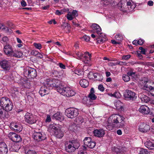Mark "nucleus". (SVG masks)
<instances>
[{"label":"nucleus","mask_w":154,"mask_h":154,"mask_svg":"<svg viewBox=\"0 0 154 154\" xmlns=\"http://www.w3.org/2000/svg\"><path fill=\"white\" fill-rule=\"evenodd\" d=\"M58 80L53 79H47L44 80L43 85L41 87L39 91V93L42 96H44L49 93V90L54 87L57 89Z\"/></svg>","instance_id":"f257e3e1"},{"label":"nucleus","mask_w":154,"mask_h":154,"mask_svg":"<svg viewBox=\"0 0 154 154\" xmlns=\"http://www.w3.org/2000/svg\"><path fill=\"white\" fill-rule=\"evenodd\" d=\"M57 84V90L62 95L69 97L74 96L76 94L75 91L70 87L59 86V83L58 80Z\"/></svg>","instance_id":"f03ea898"},{"label":"nucleus","mask_w":154,"mask_h":154,"mask_svg":"<svg viewBox=\"0 0 154 154\" xmlns=\"http://www.w3.org/2000/svg\"><path fill=\"white\" fill-rule=\"evenodd\" d=\"M75 54L77 57L76 58L79 60H82L85 64H88L89 66L91 65V54L88 52L86 51L83 54L79 51H75Z\"/></svg>","instance_id":"7ed1b4c3"},{"label":"nucleus","mask_w":154,"mask_h":154,"mask_svg":"<svg viewBox=\"0 0 154 154\" xmlns=\"http://www.w3.org/2000/svg\"><path fill=\"white\" fill-rule=\"evenodd\" d=\"M125 118L119 114H114L112 115L109 118V121L112 119V122L117 128H121L124 125Z\"/></svg>","instance_id":"20e7f679"},{"label":"nucleus","mask_w":154,"mask_h":154,"mask_svg":"<svg viewBox=\"0 0 154 154\" xmlns=\"http://www.w3.org/2000/svg\"><path fill=\"white\" fill-rule=\"evenodd\" d=\"M124 1V0H121L118 4V8L120 11L125 12L128 10L130 11H132L135 8V5L134 3H131L130 1L127 2V5L125 7V2Z\"/></svg>","instance_id":"39448f33"},{"label":"nucleus","mask_w":154,"mask_h":154,"mask_svg":"<svg viewBox=\"0 0 154 154\" xmlns=\"http://www.w3.org/2000/svg\"><path fill=\"white\" fill-rule=\"evenodd\" d=\"M48 131L54 134L57 138H61L63 136V133L60 130L58 125L55 124L50 125L48 128Z\"/></svg>","instance_id":"423d86ee"},{"label":"nucleus","mask_w":154,"mask_h":154,"mask_svg":"<svg viewBox=\"0 0 154 154\" xmlns=\"http://www.w3.org/2000/svg\"><path fill=\"white\" fill-rule=\"evenodd\" d=\"M65 149L69 152L74 151L79 146V143L75 140L69 141L68 143L65 144Z\"/></svg>","instance_id":"0eeeda50"},{"label":"nucleus","mask_w":154,"mask_h":154,"mask_svg":"<svg viewBox=\"0 0 154 154\" xmlns=\"http://www.w3.org/2000/svg\"><path fill=\"white\" fill-rule=\"evenodd\" d=\"M23 74L24 76L28 79H34L37 76L36 70L30 67H27L24 69Z\"/></svg>","instance_id":"6e6552de"},{"label":"nucleus","mask_w":154,"mask_h":154,"mask_svg":"<svg viewBox=\"0 0 154 154\" xmlns=\"http://www.w3.org/2000/svg\"><path fill=\"white\" fill-rule=\"evenodd\" d=\"M37 119V116L31 113L27 112L24 116L25 121L29 124L35 123Z\"/></svg>","instance_id":"1a4fd4ad"},{"label":"nucleus","mask_w":154,"mask_h":154,"mask_svg":"<svg viewBox=\"0 0 154 154\" xmlns=\"http://www.w3.org/2000/svg\"><path fill=\"white\" fill-rule=\"evenodd\" d=\"M65 113L68 117L72 119L78 115L79 112L78 109L73 108H69L66 110Z\"/></svg>","instance_id":"9d476101"},{"label":"nucleus","mask_w":154,"mask_h":154,"mask_svg":"<svg viewBox=\"0 0 154 154\" xmlns=\"http://www.w3.org/2000/svg\"><path fill=\"white\" fill-rule=\"evenodd\" d=\"M114 39L111 40V43L113 45H120L125 37L124 35L121 33H117L114 34Z\"/></svg>","instance_id":"9b49d317"},{"label":"nucleus","mask_w":154,"mask_h":154,"mask_svg":"<svg viewBox=\"0 0 154 154\" xmlns=\"http://www.w3.org/2000/svg\"><path fill=\"white\" fill-rule=\"evenodd\" d=\"M84 146L83 147L84 149H86V147L90 148H94L95 146V143L94 141H92L91 137H85L83 140Z\"/></svg>","instance_id":"f8f14e48"},{"label":"nucleus","mask_w":154,"mask_h":154,"mask_svg":"<svg viewBox=\"0 0 154 154\" xmlns=\"http://www.w3.org/2000/svg\"><path fill=\"white\" fill-rule=\"evenodd\" d=\"M91 31L94 33H97L99 36H103L104 33L102 32L100 27L96 23H93L91 26Z\"/></svg>","instance_id":"ddd939ff"},{"label":"nucleus","mask_w":154,"mask_h":154,"mask_svg":"<svg viewBox=\"0 0 154 154\" xmlns=\"http://www.w3.org/2000/svg\"><path fill=\"white\" fill-rule=\"evenodd\" d=\"M8 137L12 141L16 143L21 142L22 139L20 135L13 132L9 133L8 135Z\"/></svg>","instance_id":"4468645a"},{"label":"nucleus","mask_w":154,"mask_h":154,"mask_svg":"<svg viewBox=\"0 0 154 154\" xmlns=\"http://www.w3.org/2000/svg\"><path fill=\"white\" fill-rule=\"evenodd\" d=\"M33 137L34 140L38 141L45 140L46 135L43 132H35L33 134Z\"/></svg>","instance_id":"2eb2a0df"},{"label":"nucleus","mask_w":154,"mask_h":154,"mask_svg":"<svg viewBox=\"0 0 154 154\" xmlns=\"http://www.w3.org/2000/svg\"><path fill=\"white\" fill-rule=\"evenodd\" d=\"M150 126L144 122L140 123L138 126L139 131L142 133H146L150 130Z\"/></svg>","instance_id":"dca6fc26"},{"label":"nucleus","mask_w":154,"mask_h":154,"mask_svg":"<svg viewBox=\"0 0 154 154\" xmlns=\"http://www.w3.org/2000/svg\"><path fill=\"white\" fill-rule=\"evenodd\" d=\"M10 127L12 130L17 132H20L22 131L23 129L22 125L19 123H11Z\"/></svg>","instance_id":"f3484780"},{"label":"nucleus","mask_w":154,"mask_h":154,"mask_svg":"<svg viewBox=\"0 0 154 154\" xmlns=\"http://www.w3.org/2000/svg\"><path fill=\"white\" fill-rule=\"evenodd\" d=\"M124 96L126 99L132 100H135L136 98L135 93L129 90L126 91V92L124 94Z\"/></svg>","instance_id":"a211bd4d"},{"label":"nucleus","mask_w":154,"mask_h":154,"mask_svg":"<svg viewBox=\"0 0 154 154\" xmlns=\"http://www.w3.org/2000/svg\"><path fill=\"white\" fill-rule=\"evenodd\" d=\"M0 65L1 68L5 70H9L11 67L10 61L7 60H1L0 62Z\"/></svg>","instance_id":"6ab92c4d"},{"label":"nucleus","mask_w":154,"mask_h":154,"mask_svg":"<svg viewBox=\"0 0 154 154\" xmlns=\"http://www.w3.org/2000/svg\"><path fill=\"white\" fill-rule=\"evenodd\" d=\"M147 82H144V84L141 85V88L143 90L149 91L150 94L152 96H154V87L148 85L146 84Z\"/></svg>","instance_id":"aec40b11"},{"label":"nucleus","mask_w":154,"mask_h":154,"mask_svg":"<svg viewBox=\"0 0 154 154\" xmlns=\"http://www.w3.org/2000/svg\"><path fill=\"white\" fill-rule=\"evenodd\" d=\"M3 50L6 54L9 56H11L14 51L12 46L8 44H6L4 45Z\"/></svg>","instance_id":"412c9836"},{"label":"nucleus","mask_w":154,"mask_h":154,"mask_svg":"<svg viewBox=\"0 0 154 154\" xmlns=\"http://www.w3.org/2000/svg\"><path fill=\"white\" fill-rule=\"evenodd\" d=\"M93 133L95 136L98 137H102L105 134V131L102 128L94 129Z\"/></svg>","instance_id":"4be33fe9"},{"label":"nucleus","mask_w":154,"mask_h":154,"mask_svg":"<svg viewBox=\"0 0 154 154\" xmlns=\"http://www.w3.org/2000/svg\"><path fill=\"white\" fill-rule=\"evenodd\" d=\"M8 149L6 144L3 142L0 143V154H7Z\"/></svg>","instance_id":"5701e85b"},{"label":"nucleus","mask_w":154,"mask_h":154,"mask_svg":"<svg viewBox=\"0 0 154 154\" xmlns=\"http://www.w3.org/2000/svg\"><path fill=\"white\" fill-rule=\"evenodd\" d=\"M138 110L140 113L143 114H148L150 112V109L149 108L145 105L141 106Z\"/></svg>","instance_id":"b1692460"},{"label":"nucleus","mask_w":154,"mask_h":154,"mask_svg":"<svg viewBox=\"0 0 154 154\" xmlns=\"http://www.w3.org/2000/svg\"><path fill=\"white\" fill-rule=\"evenodd\" d=\"M10 101L9 99L6 97L1 98L0 100V106L3 107L6 105Z\"/></svg>","instance_id":"393cba45"},{"label":"nucleus","mask_w":154,"mask_h":154,"mask_svg":"<svg viewBox=\"0 0 154 154\" xmlns=\"http://www.w3.org/2000/svg\"><path fill=\"white\" fill-rule=\"evenodd\" d=\"M53 118L60 121H62L64 119V117L62 115V114L60 112H57L54 114L53 116Z\"/></svg>","instance_id":"a878e982"},{"label":"nucleus","mask_w":154,"mask_h":154,"mask_svg":"<svg viewBox=\"0 0 154 154\" xmlns=\"http://www.w3.org/2000/svg\"><path fill=\"white\" fill-rule=\"evenodd\" d=\"M23 55V54L21 52L18 50H14L10 56L19 58L22 57Z\"/></svg>","instance_id":"bb28decb"},{"label":"nucleus","mask_w":154,"mask_h":154,"mask_svg":"<svg viewBox=\"0 0 154 154\" xmlns=\"http://www.w3.org/2000/svg\"><path fill=\"white\" fill-rule=\"evenodd\" d=\"M108 119L107 123L105 125L106 129L109 131L112 130L114 128H116L114 123L112 122H111Z\"/></svg>","instance_id":"cd10ccee"},{"label":"nucleus","mask_w":154,"mask_h":154,"mask_svg":"<svg viewBox=\"0 0 154 154\" xmlns=\"http://www.w3.org/2000/svg\"><path fill=\"white\" fill-rule=\"evenodd\" d=\"M13 105L11 102L10 101L8 103L5 105L4 107H3V109L6 111H10L13 109Z\"/></svg>","instance_id":"c85d7f7f"},{"label":"nucleus","mask_w":154,"mask_h":154,"mask_svg":"<svg viewBox=\"0 0 154 154\" xmlns=\"http://www.w3.org/2000/svg\"><path fill=\"white\" fill-rule=\"evenodd\" d=\"M114 105L118 110H122L123 109V103L119 100L116 101L114 103Z\"/></svg>","instance_id":"c756f323"},{"label":"nucleus","mask_w":154,"mask_h":154,"mask_svg":"<svg viewBox=\"0 0 154 154\" xmlns=\"http://www.w3.org/2000/svg\"><path fill=\"white\" fill-rule=\"evenodd\" d=\"M145 146L150 149H154V143H152L149 140H147L145 143Z\"/></svg>","instance_id":"7c9ffc66"},{"label":"nucleus","mask_w":154,"mask_h":154,"mask_svg":"<svg viewBox=\"0 0 154 154\" xmlns=\"http://www.w3.org/2000/svg\"><path fill=\"white\" fill-rule=\"evenodd\" d=\"M79 83L81 86L83 88H86L89 85L88 81L84 79L81 80L80 81Z\"/></svg>","instance_id":"2f4dec72"},{"label":"nucleus","mask_w":154,"mask_h":154,"mask_svg":"<svg viewBox=\"0 0 154 154\" xmlns=\"http://www.w3.org/2000/svg\"><path fill=\"white\" fill-rule=\"evenodd\" d=\"M20 148V145L15 144L13 145L10 148V149L12 151L17 152Z\"/></svg>","instance_id":"473e14b6"},{"label":"nucleus","mask_w":154,"mask_h":154,"mask_svg":"<svg viewBox=\"0 0 154 154\" xmlns=\"http://www.w3.org/2000/svg\"><path fill=\"white\" fill-rule=\"evenodd\" d=\"M2 29L6 32L11 33L12 32L11 29L8 27L5 26L2 23H0V29Z\"/></svg>","instance_id":"72a5a7b5"},{"label":"nucleus","mask_w":154,"mask_h":154,"mask_svg":"<svg viewBox=\"0 0 154 154\" xmlns=\"http://www.w3.org/2000/svg\"><path fill=\"white\" fill-rule=\"evenodd\" d=\"M140 98L142 102L143 103H147L149 100V97L144 95H142L140 97Z\"/></svg>","instance_id":"f704fd0d"},{"label":"nucleus","mask_w":154,"mask_h":154,"mask_svg":"<svg viewBox=\"0 0 154 154\" xmlns=\"http://www.w3.org/2000/svg\"><path fill=\"white\" fill-rule=\"evenodd\" d=\"M93 76L95 79L97 78V80L101 81L103 79V76L100 75L98 73H95L93 74Z\"/></svg>","instance_id":"c9c22d12"},{"label":"nucleus","mask_w":154,"mask_h":154,"mask_svg":"<svg viewBox=\"0 0 154 154\" xmlns=\"http://www.w3.org/2000/svg\"><path fill=\"white\" fill-rule=\"evenodd\" d=\"M100 38L97 40V42L98 43H103L106 40V36L104 34L103 36H99Z\"/></svg>","instance_id":"e433bc0d"},{"label":"nucleus","mask_w":154,"mask_h":154,"mask_svg":"<svg viewBox=\"0 0 154 154\" xmlns=\"http://www.w3.org/2000/svg\"><path fill=\"white\" fill-rule=\"evenodd\" d=\"M88 97L90 101L91 100H94L97 98V96L94 94H89Z\"/></svg>","instance_id":"4c0bfd02"},{"label":"nucleus","mask_w":154,"mask_h":154,"mask_svg":"<svg viewBox=\"0 0 154 154\" xmlns=\"http://www.w3.org/2000/svg\"><path fill=\"white\" fill-rule=\"evenodd\" d=\"M122 79L125 82H128L130 80V78L128 74L123 75L122 76Z\"/></svg>","instance_id":"58836bf2"},{"label":"nucleus","mask_w":154,"mask_h":154,"mask_svg":"<svg viewBox=\"0 0 154 154\" xmlns=\"http://www.w3.org/2000/svg\"><path fill=\"white\" fill-rule=\"evenodd\" d=\"M66 17L68 20H73L74 17L71 12H69L67 15Z\"/></svg>","instance_id":"ea45409f"},{"label":"nucleus","mask_w":154,"mask_h":154,"mask_svg":"<svg viewBox=\"0 0 154 154\" xmlns=\"http://www.w3.org/2000/svg\"><path fill=\"white\" fill-rule=\"evenodd\" d=\"M138 151H139V154H146L148 153L147 150L143 148H140Z\"/></svg>","instance_id":"a19ab883"},{"label":"nucleus","mask_w":154,"mask_h":154,"mask_svg":"<svg viewBox=\"0 0 154 154\" xmlns=\"http://www.w3.org/2000/svg\"><path fill=\"white\" fill-rule=\"evenodd\" d=\"M33 45L35 48L38 49L40 50L42 48V45L40 43H34L33 44Z\"/></svg>","instance_id":"79ce46f5"},{"label":"nucleus","mask_w":154,"mask_h":154,"mask_svg":"<svg viewBox=\"0 0 154 154\" xmlns=\"http://www.w3.org/2000/svg\"><path fill=\"white\" fill-rule=\"evenodd\" d=\"M121 97V94L119 91H116L114 93V97L116 98H119Z\"/></svg>","instance_id":"37998d69"},{"label":"nucleus","mask_w":154,"mask_h":154,"mask_svg":"<svg viewBox=\"0 0 154 154\" xmlns=\"http://www.w3.org/2000/svg\"><path fill=\"white\" fill-rule=\"evenodd\" d=\"M75 73L79 75H82L83 74V72L80 69L75 70Z\"/></svg>","instance_id":"c03bdc74"},{"label":"nucleus","mask_w":154,"mask_h":154,"mask_svg":"<svg viewBox=\"0 0 154 154\" xmlns=\"http://www.w3.org/2000/svg\"><path fill=\"white\" fill-rule=\"evenodd\" d=\"M25 154H38L37 153L33 150H29L26 152H25Z\"/></svg>","instance_id":"a18cd8bd"},{"label":"nucleus","mask_w":154,"mask_h":154,"mask_svg":"<svg viewBox=\"0 0 154 154\" xmlns=\"http://www.w3.org/2000/svg\"><path fill=\"white\" fill-rule=\"evenodd\" d=\"M38 51L36 50H33L31 52V54L32 55L34 56H36L38 55Z\"/></svg>","instance_id":"49530a36"},{"label":"nucleus","mask_w":154,"mask_h":154,"mask_svg":"<svg viewBox=\"0 0 154 154\" xmlns=\"http://www.w3.org/2000/svg\"><path fill=\"white\" fill-rule=\"evenodd\" d=\"M64 11L63 10H57L55 12V14L57 15H60L63 13Z\"/></svg>","instance_id":"de8ad7c7"},{"label":"nucleus","mask_w":154,"mask_h":154,"mask_svg":"<svg viewBox=\"0 0 154 154\" xmlns=\"http://www.w3.org/2000/svg\"><path fill=\"white\" fill-rule=\"evenodd\" d=\"M57 65L61 69H66L65 66L62 63H59Z\"/></svg>","instance_id":"09e8293b"},{"label":"nucleus","mask_w":154,"mask_h":154,"mask_svg":"<svg viewBox=\"0 0 154 154\" xmlns=\"http://www.w3.org/2000/svg\"><path fill=\"white\" fill-rule=\"evenodd\" d=\"M98 88L99 90L102 92L104 91V88L103 87V86L101 84L99 85Z\"/></svg>","instance_id":"8fccbe9b"},{"label":"nucleus","mask_w":154,"mask_h":154,"mask_svg":"<svg viewBox=\"0 0 154 154\" xmlns=\"http://www.w3.org/2000/svg\"><path fill=\"white\" fill-rule=\"evenodd\" d=\"M139 49L141 50V53L143 54H146V50L145 49L143 48L142 47H140L139 48Z\"/></svg>","instance_id":"3c124183"},{"label":"nucleus","mask_w":154,"mask_h":154,"mask_svg":"<svg viewBox=\"0 0 154 154\" xmlns=\"http://www.w3.org/2000/svg\"><path fill=\"white\" fill-rule=\"evenodd\" d=\"M131 57L130 55H123L122 57V59L123 60H127L130 58Z\"/></svg>","instance_id":"603ef678"},{"label":"nucleus","mask_w":154,"mask_h":154,"mask_svg":"<svg viewBox=\"0 0 154 154\" xmlns=\"http://www.w3.org/2000/svg\"><path fill=\"white\" fill-rule=\"evenodd\" d=\"M71 13L74 17L78 16V11L76 10H73Z\"/></svg>","instance_id":"864d4df0"},{"label":"nucleus","mask_w":154,"mask_h":154,"mask_svg":"<svg viewBox=\"0 0 154 154\" xmlns=\"http://www.w3.org/2000/svg\"><path fill=\"white\" fill-rule=\"evenodd\" d=\"M144 42V40L143 39H139L138 40V45H142Z\"/></svg>","instance_id":"5fc2aeb1"},{"label":"nucleus","mask_w":154,"mask_h":154,"mask_svg":"<svg viewBox=\"0 0 154 154\" xmlns=\"http://www.w3.org/2000/svg\"><path fill=\"white\" fill-rule=\"evenodd\" d=\"M51 121V119L50 116L49 115H47L46 119L45 120V122H49Z\"/></svg>","instance_id":"6e6d98bb"},{"label":"nucleus","mask_w":154,"mask_h":154,"mask_svg":"<svg viewBox=\"0 0 154 154\" xmlns=\"http://www.w3.org/2000/svg\"><path fill=\"white\" fill-rule=\"evenodd\" d=\"M82 38L86 42H88L89 41L90 37L88 36L85 35L82 37Z\"/></svg>","instance_id":"4d7b16f0"},{"label":"nucleus","mask_w":154,"mask_h":154,"mask_svg":"<svg viewBox=\"0 0 154 154\" xmlns=\"http://www.w3.org/2000/svg\"><path fill=\"white\" fill-rule=\"evenodd\" d=\"M78 154H87V153L85 150H83L79 151Z\"/></svg>","instance_id":"13d9d810"},{"label":"nucleus","mask_w":154,"mask_h":154,"mask_svg":"<svg viewBox=\"0 0 154 154\" xmlns=\"http://www.w3.org/2000/svg\"><path fill=\"white\" fill-rule=\"evenodd\" d=\"M68 26V24L67 23H64L61 25V27L63 29H64L66 27H67Z\"/></svg>","instance_id":"bf43d9fd"},{"label":"nucleus","mask_w":154,"mask_h":154,"mask_svg":"<svg viewBox=\"0 0 154 154\" xmlns=\"http://www.w3.org/2000/svg\"><path fill=\"white\" fill-rule=\"evenodd\" d=\"M21 5L22 7H25L27 5L26 2L24 0L21 1Z\"/></svg>","instance_id":"052dcab7"},{"label":"nucleus","mask_w":154,"mask_h":154,"mask_svg":"<svg viewBox=\"0 0 154 154\" xmlns=\"http://www.w3.org/2000/svg\"><path fill=\"white\" fill-rule=\"evenodd\" d=\"M127 74L129 77L130 76H133L134 75L135 73L131 72H127Z\"/></svg>","instance_id":"680f3d73"},{"label":"nucleus","mask_w":154,"mask_h":154,"mask_svg":"<svg viewBox=\"0 0 154 154\" xmlns=\"http://www.w3.org/2000/svg\"><path fill=\"white\" fill-rule=\"evenodd\" d=\"M147 5L150 6H152L153 5V2L151 0H149L147 2Z\"/></svg>","instance_id":"e2e57ef3"},{"label":"nucleus","mask_w":154,"mask_h":154,"mask_svg":"<svg viewBox=\"0 0 154 154\" xmlns=\"http://www.w3.org/2000/svg\"><path fill=\"white\" fill-rule=\"evenodd\" d=\"M103 4L106 5H107L109 3V0H102Z\"/></svg>","instance_id":"0e129e2a"},{"label":"nucleus","mask_w":154,"mask_h":154,"mask_svg":"<svg viewBox=\"0 0 154 154\" xmlns=\"http://www.w3.org/2000/svg\"><path fill=\"white\" fill-rule=\"evenodd\" d=\"M8 40V38L7 37L5 36L3 38L2 41L4 42H6Z\"/></svg>","instance_id":"69168bd1"},{"label":"nucleus","mask_w":154,"mask_h":154,"mask_svg":"<svg viewBox=\"0 0 154 154\" xmlns=\"http://www.w3.org/2000/svg\"><path fill=\"white\" fill-rule=\"evenodd\" d=\"M117 134L119 135H121L122 134V131L120 129H119L116 131Z\"/></svg>","instance_id":"338daca9"},{"label":"nucleus","mask_w":154,"mask_h":154,"mask_svg":"<svg viewBox=\"0 0 154 154\" xmlns=\"http://www.w3.org/2000/svg\"><path fill=\"white\" fill-rule=\"evenodd\" d=\"M132 43L133 45H138V40H134V41H133L132 42Z\"/></svg>","instance_id":"774afa93"}]
</instances>
